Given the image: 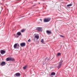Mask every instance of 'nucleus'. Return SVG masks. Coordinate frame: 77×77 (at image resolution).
<instances>
[{
  "mask_svg": "<svg viewBox=\"0 0 77 77\" xmlns=\"http://www.w3.org/2000/svg\"><path fill=\"white\" fill-rule=\"evenodd\" d=\"M1 54H0V56H1Z\"/></svg>",
  "mask_w": 77,
  "mask_h": 77,
  "instance_id": "nucleus-29",
  "label": "nucleus"
},
{
  "mask_svg": "<svg viewBox=\"0 0 77 77\" xmlns=\"http://www.w3.org/2000/svg\"><path fill=\"white\" fill-rule=\"evenodd\" d=\"M36 6V4H34L33 5V6Z\"/></svg>",
  "mask_w": 77,
  "mask_h": 77,
  "instance_id": "nucleus-24",
  "label": "nucleus"
},
{
  "mask_svg": "<svg viewBox=\"0 0 77 77\" xmlns=\"http://www.w3.org/2000/svg\"><path fill=\"white\" fill-rule=\"evenodd\" d=\"M40 20V21H42V19H41Z\"/></svg>",
  "mask_w": 77,
  "mask_h": 77,
  "instance_id": "nucleus-26",
  "label": "nucleus"
},
{
  "mask_svg": "<svg viewBox=\"0 0 77 77\" xmlns=\"http://www.w3.org/2000/svg\"><path fill=\"white\" fill-rule=\"evenodd\" d=\"M60 37H61V38H63L64 37V36L62 35H60Z\"/></svg>",
  "mask_w": 77,
  "mask_h": 77,
  "instance_id": "nucleus-21",
  "label": "nucleus"
},
{
  "mask_svg": "<svg viewBox=\"0 0 77 77\" xmlns=\"http://www.w3.org/2000/svg\"><path fill=\"white\" fill-rule=\"evenodd\" d=\"M41 42L42 43V44H44V39H42L41 40Z\"/></svg>",
  "mask_w": 77,
  "mask_h": 77,
  "instance_id": "nucleus-18",
  "label": "nucleus"
},
{
  "mask_svg": "<svg viewBox=\"0 0 77 77\" xmlns=\"http://www.w3.org/2000/svg\"><path fill=\"white\" fill-rule=\"evenodd\" d=\"M35 38H36L37 39H39V36L38 35H36L35 36Z\"/></svg>",
  "mask_w": 77,
  "mask_h": 77,
  "instance_id": "nucleus-15",
  "label": "nucleus"
},
{
  "mask_svg": "<svg viewBox=\"0 0 77 77\" xmlns=\"http://www.w3.org/2000/svg\"><path fill=\"white\" fill-rule=\"evenodd\" d=\"M46 33H47L48 35H51V31L47 30L46 31Z\"/></svg>",
  "mask_w": 77,
  "mask_h": 77,
  "instance_id": "nucleus-7",
  "label": "nucleus"
},
{
  "mask_svg": "<svg viewBox=\"0 0 77 77\" xmlns=\"http://www.w3.org/2000/svg\"><path fill=\"white\" fill-rule=\"evenodd\" d=\"M11 59V57H8L6 59V60L7 61H10V59Z\"/></svg>",
  "mask_w": 77,
  "mask_h": 77,
  "instance_id": "nucleus-13",
  "label": "nucleus"
},
{
  "mask_svg": "<svg viewBox=\"0 0 77 77\" xmlns=\"http://www.w3.org/2000/svg\"><path fill=\"white\" fill-rule=\"evenodd\" d=\"M28 42H30V41H31V40H30V39H29L28 40Z\"/></svg>",
  "mask_w": 77,
  "mask_h": 77,
  "instance_id": "nucleus-23",
  "label": "nucleus"
},
{
  "mask_svg": "<svg viewBox=\"0 0 77 77\" xmlns=\"http://www.w3.org/2000/svg\"><path fill=\"white\" fill-rule=\"evenodd\" d=\"M25 30H26L25 29H22L21 30V32H22V33H23V32H24V31H25Z\"/></svg>",
  "mask_w": 77,
  "mask_h": 77,
  "instance_id": "nucleus-17",
  "label": "nucleus"
},
{
  "mask_svg": "<svg viewBox=\"0 0 77 77\" xmlns=\"http://www.w3.org/2000/svg\"><path fill=\"white\" fill-rule=\"evenodd\" d=\"M6 64V62L4 61H2L1 63V66H5Z\"/></svg>",
  "mask_w": 77,
  "mask_h": 77,
  "instance_id": "nucleus-4",
  "label": "nucleus"
},
{
  "mask_svg": "<svg viewBox=\"0 0 77 77\" xmlns=\"http://www.w3.org/2000/svg\"><path fill=\"white\" fill-rule=\"evenodd\" d=\"M51 20V18L48 17V18H47V19H45L44 20V22L45 23H47V22H49V21H50Z\"/></svg>",
  "mask_w": 77,
  "mask_h": 77,
  "instance_id": "nucleus-2",
  "label": "nucleus"
},
{
  "mask_svg": "<svg viewBox=\"0 0 77 77\" xmlns=\"http://www.w3.org/2000/svg\"><path fill=\"white\" fill-rule=\"evenodd\" d=\"M39 4H40V3H39Z\"/></svg>",
  "mask_w": 77,
  "mask_h": 77,
  "instance_id": "nucleus-28",
  "label": "nucleus"
},
{
  "mask_svg": "<svg viewBox=\"0 0 77 77\" xmlns=\"http://www.w3.org/2000/svg\"><path fill=\"white\" fill-rule=\"evenodd\" d=\"M15 75L16 76H20V73H16L14 74V75Z\"/></svg>",
  "mask_w": 77,
  "mask_h": 77,
  "instance_id": "nucleus-8",
  "label": "nucleus"
},
{
  "mask_svg": "<svg viewBox=\"0 0 77 77\" xmlns=\"http://www.w3.org/2000/svg\"><path fill=\"white\" fill-rule=\"evenodd\" d=\"M14 60H14V59L12 57H10V61H11V62H13V61H14Z\"/></svg>",
  "mask_w": 77,
  "mask_h": 77,
  "instance_id": "nucleus-9",
  "label": "nucleus"
},
{
  "mask_svg": "<svg viewBox=\"0 0 77 77\" xmlns=\"http://www.w3.org/2000/svg\"><path fill=\"white\" fill-rule=\"evenodd\" d=\"M19 36H20L19 35H15V37H16V38H19Z\"/></svg>",
  "mask_w": 77,
  "mask_h": 77,
  "instance_id": "nucleus-20",
  "label": "nucleus"
},
{
  "mask_svg": "<svg viewBox=\"0 0 77 77\" xmlns=\"http://www.w3.org/2000/svg\"><path fill=\"white\" fill-rule=\"evenodd\" d=\"M19 47H20V45L19 44H18L16 48V49H18V48H19Z\"/></svg>",
  "mask_w": 77,
  "mask_h": 77,
  "instance_id": "nucleus-14",
  "label": "nucleus"
},
{
  "mask_svg": "<svg viewBox=\"0 0 77 77\" xmlns=\"http://www.w3.org/2000/svg\"><path fill=\"white\" fill-rule=\"evenodd\" d=\"M62 64H63V61L61 60L59 63L58 64L57 68L58 69H60V68H61V66H62Z\"/></svg>",
  "mask_w": 77,
  "mask_h": 77,
  "instance_id": "nucleus-1",
  "label": "nucleus"
},
{
  "mask_svg": "<svg viewBox=\"0 0 77 77\" xmlns=\"http://www.w3.org/2000/svg\"><path fill=\"white\" fill-rule=\"evenodd\" d=\"M57 54V56H60V54H60V53H59Z\"/></svg>",
  "mask_w": 77,
  "mask_h": 77,
  "instance_id": "nucleus-19",
  "label": "nucleus"
},
{
  "mask_svg": "<svg viewBox=\"0 0 77 77\" xmlns=\"http://www.w3.org/2000/svg\"><path fill=\"white\" fill-rule=\"evenodd\" d=\"M24 16H22L21 17H24Z\"/></svg>",
  "mask_w": 77,
  "mask_h": 77,
  "instance_id": "nucleus-27",
  "label": "nucleus"
},
{
  "mask_svg": "<svg viewBox=\"0 0 77 77\" xmlns=\"http://www.w3.org/2000/svg\"><path fill=\"white\" fill-rule=\"evenodd\" d=\"M55 74H56V73H55V72H53L52 73H51V75H55Z\"/></svg>",
  "mask_w": 77,
  "mask_h": 77,
  "instance_id": "nucleus-16",
  "label": "nucleus"
},
{
  "mask_svg": "<svg viewBox=\"0 0 77 77\" xmlns=\"http://www.w3.org/2000/svg\"><path fill=\"white\" fill-rule=\"evenodd\" d=\"M25 66L26 68H27V65H26V66Z\"/></svg>",
  "mask_w": 77,
  "mask_h": 77,
  "instance_id": "nucleus-25",
  "label": "nucleus"
},
{
  "mask_svg": "<svg viewBox=\"0 0 77 77\" xmlns=\"http://www.w3.org/2000/svg\"><path fill=\"white\" fill-rule=\"evenodd\" d=\"M23 69H26V68H27L26 67H25V66H24L23 67Z\"/></svg>",
  "mask_w": 77,
  "mask_h": 77,
  "instance_id": "nucleus-22",
  "label": "nucleus"
},
{
  "mask_svg": "<svg viewBox=\"0 0 77 77\" xmlns=\"http://www.w3.org/2000/svg\"><path fill=\"white\" fill-rule=\"evenodd\" d=\"M20 45L21 47H25L26 46V43L23 42L20 43Z\"/></svg>",
  "mask_w": 77,
  "mask_h": 77,
  "instance_id": "nucleus-6",
  "label": "nucleus"
},
{
  "mask_svg": "<svg viewBox=\"0 0 77 77\" xmlns=\"http://www.w3.org/2000/svg\"><path fill=\"white\" fill-rule=\"evenodd\" d=\"M72 5V2L71 4L67 5V7H68L69 8V6H71Z\"/></svg>",
  "mask_w": 77,
  "mask_h": 77,
  "instance_id": "nucleus-10",
  "label": "nucleus"
},
{
  "mask_svg": "<svg viewBox=\"0 0 77 77\" xmlns=\"http://www.w3.org/2000/svg\"><path fill=\"white\" fill-rule=\"evenodd\" d=\"M42 28L40 27H38L36 28V30H37V31H40V32L42 31Z\"/></svg>",
  "mask_w": 77,
  "mask_h": 77,
  "instance_id": "nucleus-3",
  "label": "nucleus"
},
{
  "mask_svg": "<svg viewBox=\"0 0 77 77\" xmlns=\"http://www.w3.org/2000/svg\"><path fill=\"white\" fill-rule=\"evenodd\" d=\"M17 45L18 44H17V43H16L14 45V48H17Z\"/></svg>",
  "mask_w": 77,
  "mask_h": 77,
  "instance_id": "nucleus-11",
  "label": "nucleus"
},
{
  "mask_svg": "<svg viewBox=\"0 0 77 77\" xmlns=\"http://www.w3.org/2000/svg\"><path fill=\"white\" fill-rule=\"evenodd\" d=\"M0 14H1V12L0 13Z\"/></svg>",
  "mask_w": 77,
  "mask_h": 77,
  "instance_id": "nucleus-30",
  "label": "nucleus"
},
{
  "mask_svg": "<svg viewBox=\"0 0 77 77\" xmlns=\"http://www.w3.org/2000/svg\"><path fill=\"white\" fill-rule=\"evenodd\" d=\"M17 35H19V36H20L21 35V32H17Z\"/></svg>",
  "mask_w": 77,
  "mask_h": 77,
  "instance_id": "nucleus-12",
  "label": "nucleus"
},
{
  "mask_svg": "<svg viewBox=\"0 0 77 77\" xmlns=\"http://www.w3.org/2000/svg\"><path fill=\"white\" fill-rule=\"evenodd\" d=\"M0 53L2 54H5V53H6V51L2 50L0 51Z\"/></svg>",
  "mask_w": 77,
  "mask_h": 77,
  "instance_id": "nucleus-5",
  "label": "nucleus"
}]
</instances>
